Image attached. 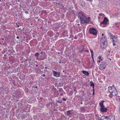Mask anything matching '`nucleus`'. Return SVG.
<instances>
[{
	"instance_id": "nucleus-46",
	"label": "nucleus",
	"mask_w": 120,
	"mask_h": 120,
	"mask_svg": "<svg viewBox=\"0 0 120 120\" xmlns=\"http://www.w3.org/2000/svg\"><path fill=\"white\" fill-rule=\"evenodd\" d=\"M100 18V17H98V19H99Z\"/></svg>"
},
{
	"instance_id": "nucleus-40",
	"label": "nucleus",
	"mask_w": 120,
	"mask_h": 120,
	"mask_svg": "<svg viewBox=\"0 0 120 120\" xmlns=\"http://www.w3.org/2000/svg\"><path fill=\"white\" fill-rule=\"evenodd\" d=\"M38 65H37H37H36V67H38Z\"/></svg>"
},
{
	"instance_id": "nucleus-31",
	"label": "nucleus",
	"mask_w": 120,
	"mask_h": 120,
	"mask_svg": "<svg viewBox=\"0 0 120 120\" xmlns=\"http://www.w3.org/2000/svg\"><path fill=\"white\" fill-rule=\"evenodd\" d=\"M45 68V69H48V68L47 67H46ZM49 69V68H48V69Z\"/></svg>"
},
{
	"instance_id": "nucleus-25",
	"label": "nucleus",
	"mask_w": 120,
	"mask_h": 120,
	"mask_svg": "<svg viewBox=\"0 0 120 120\" xmlns=\"http://www.w3.org/2000/svg\"><path fill=\"white\" fill-rule=\"evenodd\" d=\"M62 100L63 101H65L66 100V99L65 98H62Z\"/></svg>"
},
{
	"instance_id": "nucleus-15",
	"label": "nucleus",
	"mask_w": 120,
	"mask_h": 120,
	"mask_svg": "<svg viewBox=\"0 0 120 120\" xmlns=\"http://www.w3.org/2000/svg\"><path fill=\"white\" fill-rule=\"evenodd\" d=\"M39 55V53L38 52L36 53L34 55V56L38 57Z\"/></svg>"
},
{
	"instance_id": "nucleus-37",
	"label": "nucleus",
	"mask_w": 120,
	"mask_h": 120,
	"mask_svg": "<svg viewBox=\"0 0 120 120\" xmlns=\"http://www.w3.org/2000/svg\"><path fill=\"white\" fill-rule=\"evenodd\" d=\"M61 86L60 85H59L58 86L59 87H61V86Z\"/></svg>"
},
{
	"instance_id": "nucleus-51",
	"label": "nucleus",
	"mask_w": 120,
	"mask_h": 120,
	"mask_svg": "<svg viewBox=\"0 0 120 120\" xmlns=\"http://www.w3.org/2000/svg\"><path fill=\"white\" fill-rule=\"evenodd\" d=\"M111 60V59H110V60Z\"/></svg>"
},
{
	"instance_id": "nucleus-41",
	"label": "nucleus",
	"mask_w": 120,
	"mask_h": 120,
	"mask_svg": "<svg viewBox=\"0 0 120 120\" xmlns=\"http://www.w3.org/2000/svg\"><path fill=\"white\" fill-rule=\"evenodd\" d=\"M110 34H111V37H112V35L111 34H110Z\"/></svg>"
},
{
	"instance_id": "nucleus-19",
	"label": "nucleus",
	"mask_w": 120,
	"mask_h": 120,
	"mask_svg": "<svg viewBox=\"0 0 120 120\" xmlns=\"http://www.w3.org/2000/svg\"><path fill=\"white\" fill-rule=\"evenodd\" d=\"M99 15L100 16H102V17H104L105 16L104 14L102 13H100Z\"/></svg>"
},
{
	"instance_id": "nucleus-32",
	"label": "nucleus",
	"mask_w": 120,
	"mask_h": 120,
	"mask_svg": "<svg viewBox=\"0 0 120 120\" xmlns=\"http://www.w3.org/2000/svg\"><path fill=\"white\" fill-rule=\"evenodd\" d=\"M19 36H17L16 37V38L17 39H19Z\"/></svg>"
},
{
	"instance_id": "nucleus-35",
	"label": "nucleus",
	"mask_w": 120,
	"mask_h": 120,
	"mask_svg": "<svg viewBox=\"0 0 120 120\" xmlns=\"http://www.w3.org/2000/svg\"><path fill=\"white\" fill-rule=\"evenodd\" d=\"M60 94V95L61 96H62L63 95V94H62V93Z\"/></svg>"
},
{
	"instance_id": "nucleus-20",
	"label": "nucleus",
	"mask_w": 120,
	"mask_h": 120,
	"mask_svg": "<svg viewBox=\"0 0 120 120\" xmlns=\"http://www.w3.org/2000/svg\"><path fill=\"white\" fill-rule=\"evenodd\" d=\"M101 56H99L98 57V58L99 60H101V61H102V58H101Z\"/></svg>"
},
{
	"instance_id": "nucleus-47",
	"label": "nucleus",
	"mask_w": 120,
	"mask_h": 120,
	"mask_svg": "<svg viewBox=\"0 0 120 120\" xmlns=\"http://www.w3.org/2000/svg\"><path fill=\"white\" fill-rule=\"evenodd\" d=\"M41 57H42V56H40Z\"/></svg>"
},
{
	"instance_id": "nucleus-6",
	"label": "nucleus",
	"mask_w": 120,
	"mask_h": 120,
	"mask_svg": "<svg viewBox=\"0 0 120 120\" xmlns=\"http://www.w3.org/2000/svg\"><path fill=\"white\" fill-rule=\"evenodd\" d=\"M109 21V20L106 17H104V19L102 22H101L100 24V25L102 26V24H103V26H106L107 23V22Z\"/></svg>"
},
{
	"instance_id": "nucleus-49",
	"label": "nucleus",
	"mask_w": 120,
	"mask_h": 120,
	"mask_svg": "<svg viewBox=\"0 0 120 120\" xmlns=\"http://www.w3.org/2000/svg\"><path fill=\"white\" fill-rule=\"evenodd\" d=\"M62 83V85H63V84L62 83Z\"/></svg>"
},
{
	"instance_id": "nucleus-9",
	"label": "nucleus",
	"mask_w": 120,
	"mask_h": 120,
	"mask_svg": "<svg viewBox=\"0 0 120 120\" xmlns=\"http://www.w3.org/2000/svg\"><path fill=\"white\" fill-rule=\"evenodd\" d=\"M109 120H115V117L114 115H111L108 116Z\"/></svg>"
},
{
	"instance_id": "nucleus-14",
	"label": "nucleus",
	"mask_w": 120,
	"mask_h": 120,
	"mask_svg": "<svg viewBox=\"0 0 120 120\" xmlns=\"http://www.w3.org/2000/svg\"><path fill=\"white\" fill-rule=\"evenodd\" d=\"M80 110L82 112H84L85 110V109L84 107H82L80 109Z\"/></svg>"
},
{
	"instance_id": "nucleus-10",
	"label": "nucleus",
	"mask_w": 120,
	"mask_h": 120,
	"mask_svg": "<svg viewBox=\"0 0 120 120\" xmlns=\"http://www.w3.org/2000/svg\"><path fill=\"white\" fill-rule=\"evenodd\" d=\"M82 72L83 74L85 75H86L88 76L89 75V73L88 71H82Z\"/></svg>"
},
{
	"instance_id": "nucleus-34",
	"label": "nucleus",
	"mask_w": 120,
	"mask_h": 120,
	"mask_svg": "<svg viewBox=\"0 0 120 120\" xmlns=\"http://www.w3.org/2000/svg\"><path fill=\"white\" fill-rule=\"evenodd\" d=\"M58 84L59 85V84H61V83L60 82H59Z\"/></svg>"
},
{
	"instance_id": "nucleus-18",
	"label": "nucleus",
	"mask_w": 120,
	"mask_h": 120,
	"mask_svg": "<svg viewBox=\"0 0 120 120\" xmlns=\"http://www.w3.org/2000/svg\"><path fill=\"white\" fill-rule=\"evenodd\" d=\"M67 115H69L71 113V111L70 110L68 111L67 112Z\"/></svg>"
},
{
	"instance_id": "nucleus-23",
	"label": "nucleus",
	"mask_w": 120,
	"mask_h": 120,
	"mask_svg": "<svg viewBox=\"0 0 120 120\" xmlns=\"http://www.w3.org/2000/svg\"><path fill=\"white\" fill-rule=\"evenodd\" d=\"M25 12L26 14H27L29 13L28 11H25Z\"/></svg>"
},
{
	"instance_id": "nucleus-4",
	"label": "nucleus",
	"mask_w": 120,
	"mask_h": 120,
	"mask_svg": "<svg viewBox=\"0 0 120 120\" xmlns=\"http://www.w3.org/2000/svg\"><path fill=\"white\" fill-rule=\"evenodd\" d=\"M104 101L103 100L99 103V105L100 107V110L103 112H106L107 111V108H105L104 105L103 103Z\"/></svg>"
},
{
	"instance_id": "nucleus-38",
	"label": "nucleus",
	"mask_w": 120,
	"mask_h": 120,
	"mask_svg": "<svg viewBox=\"0 0 120 120\" xmlns=\"http://www.w3.org/2000/svg\"><path fill=\"white\" fill-rule=\"evenodd\" d=\"M101 60H99L98 61V62H100Z\"/></svg>"
},
{
	"instance_id": "nucleus-30",
	"label": "nucleus",
	"mask_w": 120,
	"mask_h": 120,
	"mask_svg": "<svg viewBox=\"0 0 120 120\" xmlns=\"http://www.w3.org/2000/svg\"><path fill=\"white\" fill-rule=\"evenodd\" d=\"M113 46H115V45L116 44H115V43H113Z\"/></svg>"
},
{
	"instance_id": "nucleus-11",
	"label": "nucleus",
	"mask_w": 120,
	"mask_h": 120,
	"mask_svg": "<svg viewBox=\"0 0 120 120\" xmlns=\"http://www.w3.org/2000/svg\"><path fill=\"white\" fill-rule=\"evenodd\" d=\"M107 116H102L99 119V120H104L105 118H106Z\"/></svg>"
},
{
	"instance_id": "nucleus-5",
	"label": "nucleus",
	"mask_w": 120,
	"mask_h": 120,
	"mask_svg": "<svg viewBox=\"0 0 120 120\" xmlns=\"http://www.w3.org/2000/svg\"><path fill=\"white\" fill-rule=\"evenodd\" d=\"M89 33L92 34L94 35H96L97 34V31L94 28H91L89 29Z\"/></svg>"
},
{
	"instance_id": "nucleus-17",
	"label": "nucleus",
	"mask_w": 120,
	"mask_h": 120,
	"mask_svg": "<svg viewBox=\"0 0 120 120\" xmlns=\"http://www.w3.org/2000/svg\"><path fill=\"white\" fill-rule=\"evenodd\" d=\"M56 102H58L59 103H61L62 102V101L61 100H56Z\"/></svg>"
},
{
	"instance_id": "nucleus-27",
	"label": "nucleus",
	"mask_w": 120,
	"mask_h": 120,
	"mask_svg": "<svg viewBox=\"0 0 120 120\" xmlns=\"http://www.w3.org/2000/svg\"><path fill=\"white\" fill-rule=\"evenodd\" d=\"M74 38L75 39H76L77 38V37L76 36H75L74 37Z\"/></svg>"
},
{
	"instance_id": "nucleus-44",
	"label": "nucleus",
	"mask_w": 120,
	"mask_h": 120,
	"mask_svg": "<svg viewBox=\"0 0 120 120\" xmlns=\"http://www.w3.org/2000/svg\"><path fill=\"white\" fill-rule=\"evenodd\" d=\"M19 25H18L17 26V27H19Z\"/></svg>"
},
{
	"instance_id": "nucleus-28",
	"label": "nucleus",
	"mask_w": 120,
	"mask_h": 120,
	"mask_svg": "<svg viewBox=\"0 0 120 120\" xmlns=\"http://www.w3.org/2000/svg\"><path fill=\"white\" fill-rule=\"evenodd\" d=\"M93 95H94V89H93Z\"/></svg>"
},
{
	"instance_id": "nucleus-16",
	"label": "nucleus",
	"mask_w": 120,
	"mask_h": 120,
	"mask_svg": "<svg viewBox=\"0 0 120 120\" xmlns=\"http://www.w3.org/2000/svg\"><path fill=\"white\" fill-rule=\"evenodd\" d=\"M90 51L91 54V56L93 57V56L94 52L91 49H90Z\"/></svg>"
},
{
	"instance_id": "nucleus-43",
	"label": "nucleus",
	"mask_w": 120,
	"mask_h": 120,
	"mask_svg": "<svg viewBox=\"0 0 120 120\" xmlns=\"http://www.w3.org/2000/svg\"><path fill=\"white\" fill-rule=\"evenodd\" d=\"M80 103L81 104H82L83 103L82 102H81Z\"/></svg>"
},
{
	"instance_id": "nucleus-7",
	"label": "nucleus",
	"mask_w": 120,
	"mask_h": 120,
	"mask_svg": "<svg viewBox=\"0 0 120 120\" xmlns=\"http://www.w3.org/2000/svg\"><path fill=\"white\" fill-rule=\"evenodd\" d=\"M99 68L101 70H102L103 69H105L106 67V63L104 62H102L101 64L100 65Z\"/></svg>"
},
{
	"instance_id": "nucleus-45",
	"label": "nucleus",
	"mask_w": 120,
	"mask_h": 120,
	"mask_svg": "<svg viewBox=\"0 0 120 120\" xmlns=\"http://www.w3.org/2000/svg\"><path fill=\"white\" fill-rule=\"evenodd\" d=\"M23 38H24V39H25V37H24V36L23 37Z\"/></svg>"
},
{
	"instance_id": "nucleus-21",
	"label": "nucleus",
	"mask_w": 120,
	"mask_h": 120,
	"mask_svg": "<svg viewBox=\"0 0 120 120\" xmlns=\"http://www.w3.org/2000/svg\"><path fill=\"white\" fill-rule=\"evenodd\" d=\"M59 92H60L63 90L62 88H59Z\"/></svg>"
},
{
	"instance_id": "nucleus-1",
	"label": "nucleus",
	"mask_w": 120,
	"mask_h": 120,
	"mask_svg": "<svg viewBox=\"0 0 120 120\" xmlns=\"http://www.w3.org/2000/svg\"><path fill=\"white\" fill-rule=\"evenodd\" d=\"M78 18L79 19L80 21L82 23H89V20L90 19V17L87 18L86 16L83 12L81 11L79 12L77 14Z\"/></svg>"
},
{
	"instance_id": "nucleus-53",
	"label": "nucleus",
	"mask_w": 120,
	"mask_h": 120,
	"mask_svg": "<svg viewBox=\"0 0 120 120\" xmlns=\"http://www.w3.org/2000/svg\"><path fill=\"white\" fill-rule=\"evenodd\" d=\"M1 1V0H0V1Z\"/></svg>"
},
{
	"instance_id": "nucleus-33",
	"label": "nucleus",
	"mask_w": 120,
	"mask_h": 120,
	"mask_svg": "<svg viewBox=\"0 0 120 120\" xmlns=\"http://www.w3.org/2000/svg\"><path fill=\"white\" fill-rule=\"evenodd\" d=\"M85 52H89V51H88V50H86V51H85Z\"/></svg>"
},
{
	"instance_id": "nucleus-2",
	"label": "nucleus",
	"mask_w": 120,
	"mask_h": 120,
	"mask_svg": "<svg viewBox=\"0 0 120 120\" xmlns=\"http://www.w3.org/2000/svg\"><path fill=\"white\" fill-rule=\"evenodd\" d=\"M107 38L103 36L100 41V47L102 49H104L107 44Z\"/></svg>"
},
{
	"instance_id": "nucleus-39",
	"label": "nucleus",
	"mask_w": 120,
	"mask_h": 120,
	"mask_svg": "<svg viewBox=\"0 0 120 120\" xmlns=\"http://www.w3.org/2000/svg\"><path fill=\"white\" fill-rule=\"evenodd\" d=\"M103 36L104 35V34H101Z\"/></svg>"
},
{
	"instance_id": "nucleus-24",
	"label": "nucleus",
	"mask_w": 120,
	"mask_h": 120,
	"mask_svg": "<svg viewBox=\"0 0 120 120\" xmlns=\"http://www.w3.org/2000/svg\"><path fill=\"white\" fill-rule=\"evenodd\" d=\"M109 119L108 118V117L107 116V117L106 118H105L104 120H109Z\"/></svg>"
},
{
	"instance_id": "nucleus-8",
	"label": "nucleus",
	"mask_w": 120,
	"mask_h": 120,
	"mask_svg": "<svg viewBox=\"0 0 120 120\" xmlns=\"http://www.w3.org/2000/svg\"><path fill=\"white\" fill-rule=\"evenodd\" d=\"M52 72L54 76L56 77H58L60 75V72H57L54 70H52Z\"/></svg>"
},
{
	"instance_id": "nucleus-42",
	"label": "nucleus",
	"mask_w": 120,
	"mask_h": 120,
	"mask_svg": "<svg viewBox=\"0 0 120 120\" xmlns=\"http://www.w3.org/2000/svg\"><path fill=\"white\" fill-rule=\"evenodd\" d=\"M59 64H61V62H59Z\"/></svg>"
},
{
	"instance_id": "nucleus-13",
	"label": "nucleus",
	"mask_w": 120,
	"mask_h": 120,
	"mask_svg": "<svg viewBox=\"0 0 120 120\" xmlns=\"http://www.w3.org/2000/svg\"><path fill=\"white\" fill-rule=\"evenodd\" d=\"M81 5L82 7H85V4L84 1H82L81 3Z\"/></svg>"
},
{
	"instance_id": "nucleus-52",
	"label": "nucleus",
	"mask_w": 120,
	"mask_h": 120,
	"mask_svg": "<svg viewBox=\"0 0 120 120\" xmlns=\"http://www.w3.org/2000/svg\"><path fill=\"white\" fill-rule=\"evenodd\" d=\"M114 41V40H113V42Z\"/></svg>"
},
{
	"instance_id": "nucleus-3",
	"label": "nucleus",
	"mask_w": 120,
	"mask_h": 120,
	"mask_svg": "<svg viewBox=\"0 0 120 120\" xmlns=\"http://www.w3.org/2000/svg\"><path fill=\"white\" fill-rule=\"evenodd\" d=\"M108 90L110 94L113 96H116L118 94L117 89L111 86H109L108 87Z\"/></svg>"
},
{
	"instance_id": "nucleus-29",
	"label": "nucleus",
	"mask_w": 120,
	"mask_h": 120,
	"mask_svg": "<svg viewBox=\"0 0 120 120\" xmlns=\"http://www.w3.org/2000/svg\"><path fill=\"white\" fill-rule=\"evenodd\" d=\"M42 76L43 77H45L46 76L45 75V74H43V75Z\"/></svg>"
},
{
	"instance_id": "nucleus-36",
	"label": "nucleus",
	"mask_w": 120,
	"mask_h": 120,
	"mask_svg": "<svg viewBox=\"0 0 120 120\" xmlns=\"http://www.w3.org/2000/svg\"><path fill=\"white\" fill-rule=\"evenodd\" d=\"M38 88V86H36L35 87V88Z\"/></svg>"
},
{
	"instance_id": "nucleus-50",
	"label": "nucleus",
	"mask_w": 120,
	"mask_h": 120,
	"mask_svg": "<svg viewBox=\"0 0 120 120\" xmlns=\"http://www.w3.org/2000/svg\"><path fill=\"white\" fill-rule=\"evenodd\" d=\"M119 110H120V109Z\"/></svg>"
},
{
	"instance_id": "nucleus-12",
	"label": "nucleus",
	"mask_w": 120,
	"mask_h": 120,
	"mask_svg": "<svg viewBox=\"0 0 120 120\" xmlns=\"http://www.w3.org/2000/svg\"><path fill=\"white\" fill-rule=\"evenodd\" d=\"M90 86H92L93 89H94V83L92 81H90Z\"/></svg>"
},
{
	"instance_id": "nucleus-22",
	"label": "nucleus",
	"mask_w": 120,
	"mask_h": 120,
	"mask_svg": "<svg viewBox=\"0 0 120 120\" xmlns=\"http://www.w3.org/2000/svg\"><path fill=\"white\" fill-rule=\"evenodd\" d=\"M40 53L42 55L44 54H45V52H44L41 51V52Z\"/></svg>"
},
{
	"instance_id": "nucleus-26",
	"label": "nucleus",
	"mask_w": 120,
	"mask_h": 120,
	"mask_svg": "<svg viewBox=\"0 0 120 120\" xmlns=\"http://www.w3.org/2000/svg\"><path fill=\"white\" fill-rule=\"evenodd\" d=\"M91 57L92 58V59L93 60V62H94V58H93V57H92V56H91Z\"/></svg>"
},
{
	"instance_id": "nucleus-48",
	"label": "nucleus",
	"mask_w": 120,
	"mask_h": 120,
	"mask_svg": "<svg viewBox=\"0 0 120 120\" xmlns=\"http://www.w3.org/2000/svg\"><path fill=\"white\" fill-rule=\"evenodd\" d=\"M33 37H34V36H33Z\"/></svg>"
}]
</instances>
